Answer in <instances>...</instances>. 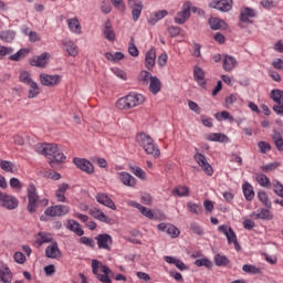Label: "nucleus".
I'll return each instance as SVG.
<instances>
[{
	"label": "nucleus",
	"instance_id": "9",
	"mask_svg": "<svg viewBox=\"0 0 283 283\" xmlns=\"http://www.w3.org/2000/svg\"><path fill=\"white\" fill-rule=\"evenodd\" d=\"M0 207H3V209H8L9 211H13V209L19 207V200L12 195L0 192Z\"/></svg>",
	"mask_w": 283,
	"mask_h": 283
},
{
	"label": "nucleus",
	"instance_id": "13",
	"mask_svg": "<svg viewBox=\"0 0 283 283\" xmlns=\"http://www.w3.org/2000/svg\"><path fill=\"white\" fill-rule=\"evenodd\" d=\"M73 163L80 169L81 171H84L85 174L92 175L94 174V165H92V161L85 159V158H78L75 157L73 159Z\"/></svg>",
	"mask_w": 283,
	"mask_h": 283
},
{
	"label": "nucleus",
	"instance_id": "60",
	"mask_svg": "<svg viewBox=\"0 0 283 283\" xmlns=\"http://www.w3.org/2000/svg\"><path fill=\"white\" fill-rule=\"evenodd\" d=\"M258 147H259L261 154H269V151H271V144H269L264 140L259 142Z\"/></svg>",
	"mask_w": 283,
	"mask_h": 283
},
{
	"label": "nucleus",
	"instance_id": "34",
	"mask_svg": "<svg viewBox=\"0 0 283 283\" xmlns=\"http://www.w3.org/2000/svg\"><path fill=\"white\" fill-rule=\"evenodd\" d=\"M148 90L151 94H158V92H160L163 84L160 83V78H158V76H154V78H151L148 82Z\"/></svg>",
	"mask_w": 283,
	"mask_h": 283
},
{
	"label": "nucleus",
	"instance_id": "36",
	"mask_svg": "<svg viewBox=\"0 0 283 283\" xmlns=\"http://www.w3.org/2000/svg\"><path fill=\"white\" fill-rule=\"evenodd\" d=\"M67 189H70L67 184H61L57 186V190L55 191L57 202H65V191H67Z\"/></svg>",
	"mask_w": 283,
	"mask_h": 283
},
{
	"label": "nucleus",
	"instance_id": "49",
	"mask_svg": "<svg viewBox=\"0 0 283 283\" xmlns=\"http://www.w3.org/2000/svg\"><path fill=\"white\" fill-rule=\"evenodd\" d=\"M214 118H217L219 122L220 120H229V123H234L235 118L229 113V111H222L221 113H216Z\"/></svg>",
	"mask_w": 283,
	"mask_h": 283
},
{
	"label": "nucleus",
	"instance_id": "10",
	"mask_svg": "<svg viewBox=\"0 0 283 283\" xmlns=\"http://www.w3.org/2000/svg\"><path fill=\"white\" fill-rule=\"evenodd\" d=\"M56 144H36L34 146V151L41 154V156H45L50 160L56 151Z\"/></svg>",
	"mask_w": 283,
	"mask_h": 283
},
{
	"label": "nucleus",
	"instance_id": "38",
	"mask_svg": "<svg viewBox=\"0 0 283 283\" xmlns=\"http://www.w3.org/2000/svg\"><path fill=\"white\" fill-rule=\"evenodd\" d=\"M165 262L168 264H174L179 269V271H187V265H185V262H182L180 259L174 258V256H165Z\"/></svg>",
	"mask_w": 283,
	"mask_h": 283
},
{
	"label": "nucleus",
	"instance_id": "63",
	"mask_svg": "<svg viewBox=\"0 0 283 283\" xmlns=\"http://www.w3.org/2000/svg\"><path fill=\"white\" fill-rule=\"evenodd\" d=\"M80 242L81 244H85V247H91V249L95 247L94 240L87 237H81Z\"/></svg>",
	"mask_w": 283,
	"mask_h": 283
},
{
	"label": "nucleus",
	"instance_id": "5",
	"mask_svg": "<svg viewBox=\"0 0 283 283\" xmlns=\"http://www.w3.org/2000/svg\"><path fill=\"white\" fill-rule=\"evenodd\" d=\"M191 17V1L184 2L181 7V11L177 12V15L175 17L174 21L178 25H182L189 21Z\"/></svg>",
	"mask_w": 283,
	"mask_h": 283
},
{
	"label": "nucleus",
	"instance_id": "41",
	"mask_svg": "<svg viewBox=\"0 0 283 283\" xmlns=\"http://www.w3.org/2000/svg\"><path fill=\"white\" fill-rule=\"evenodd\" d=\"M258 198L260 202H262L263 207H265V209H272L273 205L271 203V200L269 199V195L266 193V191L259 190Z\"/></svg>",
	"mask_w": 283,
	"mask_h": 283
},
{
	"label": "nucleus",
	"instance_id": "23",
	"mask_svg": "<svg viewBox=\"0 0 283 283\" xmlns=\"http://www.w3.org/2000/svg\"><path fill=\"white\" fill-rule=\"evenodd\" d=\"M117 178L125 185V187H136V178L127 171L118 172Z\"/></svg>",
	"mask_w": 283,
	"mask_h": 283
},
{
	"label": "nucleus",
	"instance_id": "56",
	"mask_svg": "<svg viewBox=\"0 0 283 283\" xmlns=\"http://www.w3.org/2000/svg\"><path fill=\"white\" fill-rule=\"evenodd\" d=\"M277 167H280V163H277V161L270 163L264 166H261V171H265V172L275 171V169H277Z\"/></svg>",
	"mask_w": 283,
	"mask_h": 283
},
{
	"label": "nucleus",
	"instance_id": "16",
	"mask_svg": "<svg viewBox=\"0 0 283 283\" xmlns=\"http://www.w3.org/2000/svg\"><path fill=\"white\" fill-rule=\"evenodd\" d=\"M49 61H50V53L44 52L41 55H35L31 57L30 65H32V67H45Z\"/></svg>",
	"mask_w": 283,
	"mask_h": 283
},
{
	"label": "nucleus",
	"instance_id": "54",
	"mask_svg": "<svg viewBox=\"0 0 283 283\" xmlns=\"http://www.w3.org/2000/svg\"><path fill=\"white\" fill-rule=\"evenodd\" d=\"M255 180L260 185V187L271 188V179H269L266 175L259 174L256 175Z\"/></svg>",
	"mask_w": 283,
	"mask_h": 283
},
{
	"label": "nucleus",
	"instance_id": "57",
	"mask_svg": "<svg viewBox=\"0 0 283 283\" xmlns=\"http://www.w3.org/2000/svg\"><path fill=\"white\" fill-rule=\"evenodd\" d=\"M166 233L170 235V238H178V235H180V230L174 224H168Z\"/></svg>",
	"mask_w": 283,
	"mask_h": 283
},
{
	"label": "nucleus",
	"instance_id": "6",
	"mask_svg": "<svg viewBox=\"0 0 283 283\" xmlns=\"http://www.w3.org/2000/svg\"><path fill=\"white\" fill-rule=\"evenodd\" d=\"M41 85H44V87H56V85L61 84V81H63V76L61 75H50L48 73H41L39 75Z\"/></svg>",
	"mask_w": 283,
	"mask_h": 283
},
{
	"label": "nucleus",
	"instance_id": "51",
	"mask_svg": "<svg viewBox=\"0 0 283 283\" xmlns=\"http://www.w3.org/2000/svg\"><path fill=\"white\" fill-rule=\"evenodd\" d=\"M187 209L190 213H192L193 216H200L202 214V206L198 205V203H193L191 201H189L187 203Z\"/></svg>",
	"mask_w": 283,
	"mask_h": 283
},
{
	"label": "nucleus",
	"instance_id": "29",
	"mask_svg": "<svg viewBox=\"0 0 283 283\" xmlns=\"http://www.w3.org/2000/svg\"><path fill=\"white\" fill-rule=\"evenodd\" d=\"M12 271L10 270V268H8V265H2V268H0V281H2L3 283H12Z\"/></svg>",
	"mask_w": 283,
	"mask_h": 283
},
{
	"label": "nucleus",
	"instance_id": "45",
	"mask_svg": "<svg viewBox=\"0 0 283 283\" xmlns=\"http://www.w3.org/2000/svg\"><path fill=\"white\" fill-rule=\"evenodd\" d=\"M242 271L244 273H249L250 275H262V269H260L253 264H244L242 266Z\"/></svg>",
	"mask_w": 283,
	"mask_h": 283
},
{
	"label": "nucleus",
	"instance_id": "27",
	"mask_svg": "<svg viewBox=\"0 0 283 283\" xmlns=\"http://www.w3.org/2000/svg\"><path fill=\"white\" fill-rule=\"evenodd\" d=\"M251 218L254 220H273V213L269 208H262L260 212H253Z\"/></svg>",
	"mask_w": 283,
	"mask_h": 283
},
{
	"label": "nucleus",
	"instance_id": "31",
	"mask_svg": "<svg viewBox=\"0 0 283 283\" xmlns=\"http://www.w3.org/2000/svg\"><path fill=\"white\" fill-rule=\"evenodd\" d=\"M0 169L7 171V174H17V171H19L14 163L3 159L0 160Z\"/></svg>",
	"mask_w": 283,
	"mask_h": 283
},
{
	"label": "nucleus",
	"instance_id": "11",
	"mask_svg": "<svg viewBox=\"0 0 283 283\" xmlns=\"http://www.w3.org/2000/svg\"><path fill=\"white\" fill-rule=\"evenodd\" d=\"M98 249H104V251H112V245L114 244V239L107 233L97 234L95 237Z\"/></svg>",
	"mask_w": 283,
	"mask_h": 283
},
{
	"label": "nucleus",
	"instance_id": "19",
	"mask_svg": "<svg viewBox=\"0 0 283 283\" xmlns=\"http://www.w3.org/2000/svg\"><path fill=\"white\" fill-rule=\"evenodd\" d=\"M218 231L226 234L229 244H233L238 241V235H235L233 228H229L226 224H222L218 227Z\"/></svg>",
	"mask_w": 283,
	"mask_h": 283
},
{
	"label": "nucleus",
	"instance_id": "22",
	"mask_svg": "<svg viewBox=\"0 0 283 283\" xmlns=\"http://www.w3.org/2000/svg\"><path fill=\"white\" fill-rule=\"evenodd\" d=\"M45 255L51 260H56L57 258H61V250L59 249V243H56V241H53L45 249Z\"/></svg>",
	"mask_w": 283,
	"mask_h": 283
},
{
	"label": "nucleus",
	"instance_id": "62",
	"mask_svg": "<svg viewBox=\"0 0 283 283\" xmlns=\"http://www.w3.org/2000/svg\"><path fill=\"white\" fill-rule=\"evenodd\" d=\"M133 174L140 180H145V178H147V174H145V170H143L140 167L133 168Z\"/></svg>",
	"mask_w": 283,
	"mask_h": 283
},
{
	"label": "nucleus",
	"instance_id": "17",
	"mask_svg": "<svg viewBox=\"0 0 283 283\" xmlns=\"http://www.w3.org/2000/svg\"><path fill=\"white\" fill-rule=\"evenodd\" d=\"M95 200L103 205L104 207H107L108 209H112L113 211H116V203H114V200L107 196L105 192H99L95 196Z\"/></svg>",
	"mask_w": 283,
	"mask_h": 283
},
{
	"label": "nucleus",
	"instance_id": "59",
	"mask_svg": "<svg viewBox=\"0 0 283 283\" xmlns=\"http://www.w3.org/2000/svg\"><path fill=\"white\" fill-rule=\"evenodd\" d=\"M39 238H40V244H45L48 242H52V235L48 232H39L38 233Z\"/></svg>",
	"mask_w": 283,
	"mask_h": 283
},
{
	"label": "nucleus",
	"instance_id": "47",
	"mask_svg": "<svg viewBox=\"0 0 283 283\" xmlns=\"http://www.w3.org/2000/svg\"><path fill=\"white\" fill-rule=\"evenodd\" d=\"M30 54V49H20L15 54L9 56V61H21Z\"/></svg>",
	"mask_w": 283,
	"mask_h": 283
},
{
	"label": "nucleus",
	"instance_id": "33",
	"mask_svg": "<svg viewBox=\"0 0 283 283\" xmlns=\"http://www.w3.org/2000/svg\"><path fill=\"white\" fill-rule=\"evenodd\" d=\"M65 154L61 153V150L59 149V145L56 146V151L53 154V156H51L49 164L51 165V167H55L56 164L59 163H63L65 160Z\"/></svg>",
	"mask_w": 283,
	"mask_h": 283
},
{
	"label": "nucleus",
	"instance_id": "4",
	"mask_svg": "<svg viewBox=\"0 0 283 283\" xmlns=\"http://www.w3.org/2000/svg\"><path fill=\"white\" fill-rule=\"evenodd\" d=\"M27 196L29 200L28 211L29 213H34L39 205V192L36 191V186H34V184L28 186Z\"/></svg>",
	"mask_w": 283,
	"mask_h": 283
},
{
	"label": "nucleus",
	"instance_id": "1",
	"mask_svg": "<svg viewBox=\"0 0 283 283\" xmlns=\"http://www.w3.org/2000/svg\"><path fill=\"white\" fill-rule=\"evenodd\" d=\"M143 103H145V97L143 94L129 93L128 95L117 99L116 107L120 112H129V109H134V107L143 105Z\"/></svg>",
	"mask_w": 283,
	"mask_h": 283
},
{
	"label": "nucleus",
	"instance_id": "15",
	"mask_svg": "<svg viewBox=\"0 0 283 283\" xmlns=\"http://www.w3.org/2000/svg\"><path fill=\"white\" fill-rule=\"evenodd\" d=\"M209 8L220 10V12H229L233 8V0H212L209 3Z\"/></svg>",
	"mask_w": 283,
	"mask_h": 283
},
{
	"label": "nucleus",
	"instance_id": "44",
	"mask_svg": "<svg viewBox=\"0 0 283 283\" xmlns=\"http://www.w3.org/2000/svg\"><path fill=\"white\" fill-rule=\"evenodd\" d=\"M172 196H178V198H187L189 196V187L177 186L172 189Z\"/></svg>",
	"mask_w": 283,
	"mask_h": 283
},
{
	"label": "nucleus",
	"instance_id": "2",
	"mask_svg": "<svg viewBox=\"0 0 283 283\" xmlns=\"http://www.w3.org/2000/svg\"><path fill=\"white\" fill-rule=\"evenodd\" d=\"M136 142L138 143L139 147H143L146 154L155 158H160V149H158L151 136L145 133H139L136 136Z\"/></svg>",
	"mask_w": 283,
	"mask_h": 283
},
{
	"label": "nucleus",
	"instance_id": "20",
	"mask_svg": "<svg viewBox=\"0 0 283 283\" xmlns=\"http://www.w3.org/2000/svg\"><path fill=\"white\" fill-rule=\"evenodd\" d=\"M193 78L199 87H202V90L207 87V80H205V70H202V67H193Z\"/></svg>",
	"mask_w": 283,
	"mask_h": 283
},
{
	"label": "nucleus",
	"instance_id": "26",
	"mask_svg": "<svg viewBox=\"0 0 283 283\" xmlns=\"http://www.w3.org/2000/svg\"><path fill=\"white\" fill-rule=\"evenodd\" d=\"M66 229H69V231H72L73 233H76V235H78L80 238L85 234V231H83V228H81V223H78V221L67 220Z\"/></svg>",
	"mask_w": 283,
	"mask_h": 283
},
{
	"label": "nucleus",
	"instance_id": "8",
	"mask_svg": "<svg viewBox=\"0 0 283 283\" xmlns=\"http://www.w3.org/2000/svg\"><path fill=\"white\" fill-rule=\"evenodd\" d=\"M70 213V207L63 205L51 206L44 211V216L49 218H61Z\"/></svg>",
	"mask_w": 283,
	"mask_h": 283
},
{
	"label": "nucleus",
	"instance_id": "28",
	"mask_svg": "<svg viewBox=\"0 0 283 283\" xmlns=\"http://www.w3.org/2000/svg\"><path fill=\"white\" fill-rule=\"evenodd\" d=\"M210 143H229V137L222 133H210L206 136Z\"/></svg>",
	"mask_w": 283,
	"mask_h": 283
},
{
	"label": "nucleus",
	"instance_id": "12",
	"mask_svg": "<svg viewBox=\"0 0 283 283\" xmlns=\"http://www.w3.org/2000/svg\"><path fill=\"white\" fill-rule=\"evenodd\" d=\"M195 160L201 167L207 176H213V167L207 161V157L203 154L197 153L195 155Z\"/></svg>",
	"mask_w": 283,
	"mask_h": 283
},
{
	"label": "nucleus",
	"instance_id": "37",
	"mask_svg": "<svg viewBox=\"0 0 283 283\" xmlns=\"http://www.w3.org/2000/svg\"><path fill=\"white\" fill-rule=\"evenodd\" d=\"M242 189L245 200H248V202H251V200L255 198V191H253V186H251V184L249 182H245L242 185Z\"/></svg>",
	"mask_w": 283,
	"mask_h": 283
},
{
	"label": "nucleus",
	"instance_id": "43",
	"mask_svg": "<svg viewBox=\"0 0 283 283\" xmlns=\"http://www.w3.org/2000/svg\"><path fill=\"white\" fill-rule=\"evenodd\" d=\"M105 59L112 63H118V61H123V59H125V54H123V52H106Z\"/></svg>",
	"mask_w": 283,
	"mask_h": 283
},
{
	"label": "nucleus",
	"instance_id": "58",
	"mask_svg": "<svg viewBox=\"0 0 283 283\" xmlns=\"http://www.w3.org/2000/svg\"><path fill=\"white\" fill-rule=\"evenodd\" d=\"M190 231H192V233L196 235H205V230H202V227H200V224L197 222L190 223Z\"/></svg>",
	"mask_w": 283,
	"mask_h": 283
},
{
	"label": "nucleus",
	"instance_id": "52",
	"mask_svg": "<svg viewBox=\"0 0 283 283\" xmlns=\"http://www.w3.org/2000/svg\"><path fill=\"white\" fill-rule=\"evenodd\" d=\"M209 25H210L211 30H220V29L224 28V25H227V23H224L223 20H220L218 18H210Z\"/></svg>",
	"mask_w": 283,
	"mask_h": 283
},
{
	"label": "nucleus",
	"instance_id": "25",
	"mask_svg": "<svg viewBox=\"0 0 283 283\" xmlns=\"http://www.w3.org/2000/svg\"><path fill=\"white\" fill-rule=\"evenodd\" d=\"M255 17V10L252 8L245 7L240 11V21L242 23H253L249 19H253Z\"/></svg>",
	"mask_w": 283,
	"mask_h": 283
},
{
	"label": "nucleus",
	"instance_id": "46",
	"mask_svg": "<svg viewBox=\"0 0 283 283\" xmlns=\"http://www.w3.org/2000/svg\"><path fill=\"white\" fill-rule=\"evenodd\" d=\"M14 36H17V33L12 30L0 32V39L6 43H12L14 41Z\"/></svg>",
	"mask_w": 283,
	"mask_h": 283
},
{
	"label": "nucleus",
	"instance_id": "55",
	"mask_svg": "<svg viewBox=\"0 0 283 283\" xmlns=\"http://www.w3.org/2000/svg\"><path fill=\"white\" fill-rule=\"evenodd\" d=\"M196 266H206V269H212L213 262L211 260L205 258V259H197L195 261Z\"/></svg>",
	"mask_w": 283,
	"mask_h": 283
},
{
	"label": "nucleus",
	"instance_id": "21",
	"mask_svg": "<svg viewBox=\"0 0 283 283\" xmlns=\"http://www.w3.org/2000/svg\"><path fill=\"white\" fill-rule=\"evenodd\" d=\"M90 216H92V218H95V220H99V222H105V224H112V218H109L98 208L91 209Z\"/></svg>",
	"mask_w": 283,
	"mask_h": 283
},
{
	"label": "nucleus",
	"instance_id": "18",
	"mask_svg": "<svg viewBox=\"0 0 283 283\" xmlns=\"http://www.w3.org/2000/svg\"><path fill=\"white\" fill-rule=\"evenodd\" d=\"M66 24L72 34H83V27H81V21H78V18H69L66 20Z\"/></svg>",
	"mask_w": 283,
	"mask_h": 283
},
{
	"label": "nucleus",
	"instance_id": "61",
	"mask_svg": "<svg viewBox=\"0 0 283 283\" xmlns=\"http://www.w3.org/2000/svg\"><path fill=\"white\" fill-rule=\"evenodd\" d=\"M128 53L134 57L138 56L139 54L138 48L134 43V39H132V41L128 43Z\"/></svg>",
	"mask_w": 283,
	"mask_h": 283
},
{
	"label": "nucleus",
	"instance_id": "40",
	"mask_svg": "<svg viewBox=\"0 0 283 283\" xmlns=\"http://www.w3.org/2000/svg\"><path fill=\"white\" fill-rule=\"evenodd\" d=\"M272 140H273V144H274L275 148L277 149V151H283L282 133L277 132V130H273Z\"/></svg>",
	"mask_w": 283,
	"mask_h": 283
},
{
	"label": "nucleus",
	"instance_id": "39",
	"mask_svg": "<svg viewBox=\"0 0 283 283\" xmlns=\"http://www.w3.org/2000/svg\"><path fill=\"white\" fill-rule=\"evenodd\" d=\"M273 187H274L273 188L274 193L277 195L279 198H282V200L275 199L274 202L275 205H280L281 207H283V185L282 182L276 181L273 184Z\"/></svg>",
	"mask_w": 283,
	"mask_h": 283
},
{
	"label": "nucleus",
	"instance_id": "3",
	"mask_svg": "<svg viewBox=\"0 0 283 283\" xmlns=\"http://www.w3.org/2000/svg\"><path fill=\"white\" fill-rule=\"evenodd\" d=\"M92 271L96 275L97 280L102 283H112L109 275H113L112 270L107 265H103L98 260L92 261Z\"/></svg>",
	"mask_w": 283,
	"mask_h": 283
},
{
	"label": "nucleus",
	"instance_id": "14",
	"mask_svg": "<svg viewBox=\"0 0 283 283\" xmlns=\"http://www.w3.org/2000/svg\"><path fill=\"white\" fill-rule=\"evenodd\" d=\"M128 8L132 10L133 21H138L143 14V0H128Z\"/></svg>",
	"mask_w": 283,
	"mask_h": 283
},
{
	"label": "nucleus",
	"instance_id": "53",
	"mask_svg": "<svg viewBox=\"0 0 283 283\" xmlns=\"http://www.w3.org/2000/svg\"><path fill=\"white\" fill-rule=\"evenodd\" d=\"M151 78H154V75H151L148 71H142L138 76V81L142 83V85H149Z\"/></svg>",
	"mask_w": 283,
	"mask_h": 283
},
{
	"label": "nucleus",
	"instance_id": "50",
	"mask_svg": "<svg viewBox=\"0 0 283 283\" xmlns=\"http://www.w3.org/2000/svg\"><path fill=\"white\" fill-rule=\"evenodd\" d=\"M29 87L28 98H36L41 94V87H39L36 82L31 83Z\"/></svg>",
	"mask_w": 283,
	"mask_h": 283
},
{
	"label": "nucleus",
	"instance_id": "32",
	"mask_svg": "<svg viewBox=\"0 0 283 283\" xmlns=\"http://www.w3.org/2000/svg\"><path fill=\"white\" fill-rule=\"evenodd\" d=\"M62 45L65 46V50L70 56H77L78 49L76 48V43L72 40H64Z\"/></svg>",
	"mask_w": 283,
	"mask_h": 283
},
{
	"label": "nucleus",
	"instance_id": "64",
	"mask_svg": "<svg viewBox=\"0 0 283 283\" xmlns=\"http://www.w3.org/2000/svg\"><path fill=\"white\" fill-rule=\"evenodd\" d=\"M168 34L170 36H178L180 35V28L179 27H176V25H171L168 28Z\"/></svg>",
	"mask_w": 283,
	"mask_h": 283
},
{
	"label": "nucleus",
	"instance_id": "48",
	"mask_svg": "<svg viewBox=\"0 0 283 283\" xmlns=\"http://www.w3.org/2000/svg\"><path fill=\"white\" fill-rule=\"evenodd\" d=\"M20 83H23L24 85H32L34 81L32 80V74L28 71H21L19 75Z\"/></svg>",
	"mask_w": 283,
	"mask_h": 283
},
{
	"label": "nucleus",
	"instance_id": "7",
	"mask_svg": "<svg viewBox=\"0 0 283 283\" xmlns=\"http://www.w3.org/2000/svg\"><path fill=\"white\" fill-rule=\"evenodd\" d=\"M270 98L276 103V105L273 106V112L279 116H283V91L277 88L272 90Z\"/></svg>",
	"mask_w": 283,
	"mask_h": 283
},
{
	"label": "nucleus",
	"instance_id": "30",
	"mask_svg": "<svg viewBox=\"0 0 283 283\" xmlns=\"http://www.w3.org/2000/svg\"><path fill=\"white\" fill-rule=\"evenodd\" d=\"M235 65H238V60L231 55H224L223 57V70L224 72H231L235 70Z\"/></svg>",
	"mask_w": 283,
	"mask_h": 283
},
{
	"label": "nucleus",
	"instance_id": "35",
	"mask_svg": "<svg viewBox=\"0 0 283 283\" xmlns=\"http://www.w3.org/2000/svg\"><path fill=\"white\" fill-rule=\"evenodd\" d=\"M103 34L107 41H115L116 33H114V29L112 28V22L106 21L103 28Z\"/></svg>",
	"mask_w": 283,
	"mask_h": 283
},
{
	"label": "nucleus",
	"instance_id": "42",
	"mask_svg": "<svg viewBox=\"0 0 283 283\" xmlns=\"http://www.w3.org/2000/svg\"><path fill=\"white\" fill-rule=\"evenodd\" d=\"M213 262L216 266H227L228 264H231V260L224 254L218 253L213 258Z\"/></svg>",
	"mask_w": 283,
	"mask_h": 283
},
{
	"label": "nucleus",
	"instance_id": "24",
	"mask_svg": "<svg viewBox=\"0 0 283 283\" xmlns=\"http://www.w3.org/2000/svg\"><path fill=\"white\" fill-rule=\"evenodd\" d=\"M154 65H156V49L151 48L146 52L145 67L154 70Z\"/></svg>",
	"mask_w": 283,
	"mask_h": 283
}]
</instances>
